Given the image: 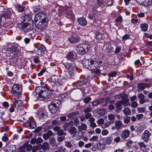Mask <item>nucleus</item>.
I'll use <instances>...</instances> for the list:
<instances>
[{
	"instance_id": "obj_50",
	"label": "nucleus",
	"mask_w": 152,
	"mask_h": 152,
	"mask_svg": "<svg viewBox=\"0 0 152 152\" xmlns=\"http://www.w3.org/2000/svg\"><path fill=\"white\" fill-rule=\"evenodd\" d=\"M149 101L148 99H140L139 103L140 104H143L145 102H147Z\"/></svg>"
},
{
	"instance_id": "obj_18",
	"label": "nucleus",
	"mask_w": 152,
	"mask_h": 152,
	"mask_svg": "<svg viewBox=\"0 0 152 152\" xmlns=\"http://www.w3.org/2000/svg\"><path fill=\"white\" fill-rule=\"evenodd\" d=\"M71 126H73V121H71L65 123L63 126V127H64V131H66L68 130V127Z\"/></svg>"
},
{
	"instance_id": "obj_8",
	"label": "nucleus",
	"mask_w": 152,
	"mask_h": 152,
	"mask_svg": "<svg viewBox=\"0 0 152 152\" xmlns=\"http://www.w3.org/2000/svg\"><path fill=\"white\" fill-rule=\"evenodd\" d=\"M80 37L76 34L73 33L72 36L69 39V40L71 43H75L80 40Z\"/></svg>"
},
{
	"instance_id": "obj_44",
	"label": "nucleus",
	"mask_w": 152,
	"mask_h": 152,
	"mask_svg": "<svg viewBox=\"0 0 152 152\" xmlns=\"http://www.w3.org/2000/svg\"><path fill=\"white\" fill-rule=\"evenodd\" d=\"M2 16L5 18H8L10 17V13L8 11H5L4 12Z\"/></svg>"
},
{
	"instance_id": "obj_11",
	"label": "nucleus",
	"mask_w": 152,
	"mask_h": 152,
	"mask_svg": "<svg viewBox=\"0 0 152 152\" xmlns=\"http://www.w3.org/2000/svg\"><path fill=\"white\" fill-rule=\"evenodd\" d=\"M13 104L15 108L18 110H20L23 106L22 101L20 100L15 101L13 102Z\"/></svg>"
},
{
	"instance_id": "obj_13",
	"label": "nucleus",
	"mask_w": 152,
	"mask_h": 152,
	"mask_svg": "<svg viewBox=\"0 0 152 152\" xmlns=\"http://www.w3.org/2000/svg\"><path fill=\"white\" fill-rule=\"evenodd\" d=\"M130 134V131L128 129H124L123 130L121 134V138L125 139L129 137Z\"/></svg>"
},
{
	"instance_id": "obj_24",
	"label": "nucleus",
	"mask_w": 152,
	"mask_h": 152,
	"mask_svg": "<svg viewBox=\"0 0 152 152\" xmlns=\"http://www.w3.org/2000/svg\"><path fill=\"white\" fill-rule=\"evenodd\" d=\"M79 113L78 112L72 113L67 115V117L71 118H74L79 116Z\"/></svg>"
},
{
	"instance_id": "obj_47",
	"label": "nucleus",
	"mask_w": 152,
	"mask_h": 152,
	"mask_svg": "<svg viewBox=\"0 0 152 152\" xmlns=\"http://www.w3.org/2000/svg\"><path fill=\"white\" fill-rule=\"evenodd\" d=\"M138 113H143L145 111V108L144 107H138L137 109Z\"/></svg>"
},
{
	"instance_id": "obj_36",
	"label": "nucleus",
	"mask_w": 152,
	"mask_h": 152,
	"mask_svg": "<svg viewBox=\"0 0 152 152\" xmlns=\"http://www.w3.org/2000/svg\"><path fill=\"white\" fill-rule=\"evenodd\" d=\"M74 73L72 72H67L65 74V77L66 78L69 79L73 77Z\"/></svg>"
},
{
	"instance_id": "obj_48",
	"label": "nucleus",
	"mask_w": 152,
	"mask_h": 152,
	"mask_svg": "<svg viewBox=\"0 0 152 152\" xmlns=\"http://www.w3.org/2000/svg\"><path fill=\"white\" fill-rule=\"evenodd\" d=\"M74 54L72 52H69L66 56V58L68 59H71L73 57Z\"/></svg>"
},
{
	"instance_id": "obj_37",
	"label": "nucleus",
	"mask_w": 152,
	"mask_h": 152,
	"mask_svg": "<svg viewBox=\"0 0 152 152\" xmlns=\"http://www.w3.org/2000/svg\"><path fill=\"white\" fill-rule=\"evenodd\" d=\"M96 39L100 40L104 38V35L100 33H99L96 35Z\"/></svg>"
},
{
	"instance_id": "obj_17",
	"label": "nucleus",
	"mask_w": 152,
	"mask_h": 152,
	"mask_svg": "<svg viewBox=\"0 0 152 152\" xmlns=\"http://www.w3.org/2000/svg\"><path fill=\"white\" fill-rule=\"evenodd\" d=\"M106 147V143L104 142H101L97 144V148L99 150H102Z\"/></svg>"
},
{
	"instance_id": "obj_62",
	"label": "nucleus",
	"mask_w": 152,
	"mask_h": 152,
	"mask_svg": "<svg viewBox=\"0 0 152 152\" xmlns=\"http://www.w3.org/2000/svg\"><path fill=\"white\" fill-rule=\"evenodd\" d=\"M92 111V109L90 107H87L84 110V112L85 113H88Z\"/></svg>"
},
{
	"instance_id": "obj_1",
	"label": "nucleus",
	"mask_w": 152,
	"mask_h": 152,
	"mask_svg": "<svg viewBox=\"0 0 152 152\" xmlns=\"http://www.w3.org/2000/svg\"><path fill=\"white\" fill-rule=\"evenodd\" d=\"M46 16L45 14L38 13L35 16L34 21L35 22L36 27L41 30H43L46 29L48 25L46 21Z\"/></svg>"
},
{
	"instance_id": "obj_55",
	"label": "nucleus",
	"mask_w": 152,
	"mask_h": 152,
	"mask_svg": "<svg viewBox=\"0 0 152 152\" xmlns=\"http://www.w3.org/2000/svg\"><path fill=\"white\" fill-rule=\"evenodd\" d=\"M104 120L103 118H101L97 121V123L99 125H101L104 123Z\"/></svg>"
},
{
	"instance_id": "obj_34",
	"label": "nucleus",
	"mask_w": 152,
	"mask_h": 152,
	"mask_svg": "<svg viewBox=\"0 0 152 152\" xmlns=\"http://www.w3.org/2000/svg\"><path fill=\"white\" fill-rule=\"evenodd\" d=\"M41 145L38 144L37 146H34L33 147L32 151V152H36L37 151L40 150L41 149Z\"/></svg>"
},
{
	"instance_id": "obj_43",
	"label": "nucleus",
	"mask_w": 152,
	"mask_h": 152,
	"mask_svg": "<svg viewBox=\"0 0 152 152\" xmlns=\"http://www.w3.org/2000/svg\"><path fill=\"white\" fill-rule=\"evenodd\" d=\"M130 121V117L129 116H126L124 118V122L125 124L129 123Z\"/></svg>"
},
{
	"instance_id": "obj_15",
	"label": "nucleus",
	"mask_w": 152,
	"mask_h": 152,
	"mask_svg": "<svg viewBox=\"0 0 152 152\" xmlns=\"http://www.w3.org/2000/svg\"><path fill=\"white\" fill-rule=\"evenodd\" d=\"M150 86V85L148 83H140L137 85L138 88L142 91L145 88H149Z\"/></svg>"
},
{
	"instance_id": "obj_22",
	"label": "nucleus",
	"mask_w": 152,
	"mask_h": 152,
	"mask_svg": "<svg viewBox=\"0 0 152 152\" xmlns=\"http://www.w3.org/2000/svg\"><path fill=\"white\" fill-rule=\"evenodd\" d=\"M26 123L28 125L29 128L30 129H33L36 127V124L35 122L33 121H28Z\"/></svg>"
},
{
	"instance_id": "obj_40",
	"label": "nucleus",
	"mask_w": 152,
	"mask_h": 152,
	"mask_svg": "<svg viewBox=\"0 0 152 152\" xmlns=\"http://www.w3.org/2000/svg\"><path fill=\"white\" fill-rule=\"evenodd\" d=\"M65 145L66 147L69 148H71L73 146L71 142L69 141L65 142Z\"/></svg>"
},
{
	"instance_id": "obj_59",
	"label": "nucleus",
	"mask_w": 152,
	"mask_h": 152,
	"mask_svg": "<svg viewBox=\"0 0 152 152\" xmlns=\"http://www.w3.org/2000/svg\"><path fill=\"white\" fill-rule=\"evenodd\" d=\"M131 105L132 107L135 108L138 106V104L136 102L134 101L131 103Z\"/></svg>"
},
{
	"instance_id": "obj_27",
	"label": "nucleus",
	"mask_w": 152,
	"mask_h": 152,
	"mask_svg": "<svg viewBox=\"0 0 152 152\" xmlns=\"http://www.w3.org/2000/svg\"><path fill=\"white\" fill-rule=\"evenodd\" d=\"M58 77L56 76H53L51 77V82L54 83L56 84H57L58 83Z\"/></svg>"
},
{
	"instance_id": "obj_12",
	"label": "nucleus",
	"mask_w": 152,
	"mask_h": 152,
	"mask_svg": "<svg viewBox=\"0 0 152 152\" xmlns=\"http://www.w3.org/2000/svg\"><path fill=\"white\" fill-rule=\"evenodd\" d=\"M46 50L45 47L43 45H41L40 47H37V54H40L41 56L44 54V52Z\"/></svg>"
},
{
	"instance_id": "obj_26",
	"label": "nucleus",
	"mask_w": 152,
	"mask_h": 152,
	"mask_svg": "<svg viewBox=\"0 0 152 152\" xmlns=\"http://www.w3.org/2000/svg\"><path fill=\"white\" fill-rule=\"evenodd\" d=\"M122 125V122L120 121H116L115 123V127L117 129H121Z\"/></svg>"
},
{
	"instance_id": "obj_51",
	"label": "nucleus",
	"mask_w": 152,
	"mask_h": 152,
	"mask_svg": "<svg viewBox=\"0 0 152 152\" xmlns=\"http://www.w3.org/2000/svg\"><path fill=\"white\" fill-rule=\"evenodd\" d=\"M66 151V149L65 147L61 145L59 147V152H65Z\"/></svg>"
},
{
	"instance_id": "obj_20",
	"label": "nucleus",
	"mask_w": 152,
	"mask_h": 152,
	"mask_svg": "<svg viewBox=\"0 0 152 152\" xmlns=\"http://www.w3.org/2000/svg\"><path fill=\"white\" fill-rule=\"evenodd\" d=\"M87 128V126L84 123H82L80 126H77L78 131L80 132H82L83 130H86Z\"/></svg>"
},
{
	"instance_id": "obj_10",
	"label": "nucleus",
	"mask_w": 152,
	"mask_h": 152,
	"mask_svg": "<svg viewBox=\"0 0 152 152\" xmlns=\"http://www.w3.org/2000/svg\"><path fill=\"white\" fill-rule=\"evenodd\" d=\"M65 66L66 68L67 69L68 72H72L73 73H74L75 64L74 63L72 62L71 63H68L65 65Z\"/></svg>"
},
{
	"instance_id": "obj_52",
	"label": "nucleus",
	"mask_w": 152,
	"mask_h": 152,
	"mask_svg": "<svg viewBox=\"0 0 152 152\" xmlns=\"http://www.w3.org/2000/svg\"><path fill=\"white\" fill-rule=\"evenodd\" d=\"M73 124L75 126H77L80 123V121L77 118H75L73 120Z\"/></svg>"
},
{
	"instance_id": "obj_23",
	"label": "nucleus",
	"mask_w": 152,
	"mask_h": 152,
	"mask_svg": "<svg viewBox=\"0 0 152 152\" xmlns=\"http://www.w3.org/2000/svg\"><path fill=\"white\" fill-rule=\"evenodd\" d=\"M113 137L112 136H109L106 138L105 142L107 144L110 145L113 141Z\"/></svg>"
},
{
	"instance_id": "obj_7",
	"label": "nucleus",
	"mask_w": 152,
	"mask_h": 152,
	"mask_svg": "<svg viewBox=\"0 0 152 152\" xmlns=\"http://www.w3.org/2000/svg\"><path fill=\"white\" fill-rule=\"evenodd\" d=\"M139 4L148 7L152 4V0H135Z\"/></svg>"
},
{
	"instance_id": "obj_32",
	"label": "nucleus",
	"mask_w": 152,
	"mask_h": 152,
	"mask_svg": "<svg viewBox=\"0 0 152 152\" xmlns=\"http://www.w3.org/2000/svg\"><path fill=\"white\" fill-rule=\"evenodd\" d=\"M12 49L13 51V54L15 56V57L18 56V54L19 52L18 48L15 47H13Z\"/></svg>"
},
{
	"instance_id": "obj_16",
	"label": "nucleus",
	"mask_w": 152,
	"mask_h": 152,
	"mask_svg": "<svg viewBox=\"0 0 152 152\" xmlns=\"http://www.w3.org/2000/svg\"><path fill=\"white\" fill-rule=\"evenodd\" d=\"M68 132L72 135L75 134L77 133V129L76 128L73 126L69 128L68 129Z\"/></svg>"
},
{
	"instance_id": "obj_54",
	"label": "nucleus",
	"mask_w": 152,
	"mask_h": 152,
	"mask_svg": "<svg viewBox=\"0 0 152 152\" xmlns=\"http://www.w3.org/2000/svg\"><path fill=\"white\" fill-rule=\"evenodd\" d=\"M67 13L68 14V17L69 18H72L74 16V14L72 11H69Z\"/></svg>"
},
{
	"instance_id": "obj_41",
	"label": "nucleus",
	"mask_w": 152,
	"mask_h": 152,
	"mask_svg": "<svg viewBox=\"0 0 152 152\" xmlns=\"http://www.w3.org/2000/svg\"><path fill=\"white\" fill-rule=\"evenodd\" d=\"M102 100L101 99L99 100L98 101H96L92 102V105L94 106H96L98 104L102 103Z\"/></svg>"
},
{
	"instance_id": "obj_5",
	"label": "nucleus",
	"mask_w": 152,
	"mask_h": 152,
	"mask_svg": "<svg viewBox=\"0 0 152 152\" xmlns=\"http://www.w3.org/2000/svg\"><path fill=\"white\" fill-rule=\"evenodd\" d=\"M58 102H60L59 100L58 99H55L49 105L48 108L51 113H56L57 111V105L55 103Z\"/></svg>"
},
{
	"instance_id": "obj_60",
	"label": "nucleus",
	"mask_w": 152,
	"mask_h": 152,
	"mask_svg": "<svg viewBox=\"0 0 152 152\" xmlns=\"http://www.w3.org/2000/svg\"><path fill=\"white\" fill-rule=\"evenodd\" d=\"M109 133V131L107 129L103 130L102 132L103 135H106Z\"/></svg>"
},
{
	"instance_id": "obj_35",
	"label": "nucleus",
	"mask_w": 152,
	"mask_h": 152,
	"mask_svg": "<svg viewBox=\"0 0 152 152\" xmlns=\"http://www.w3.org/2000/svg\"><path fill=\"white\" fill-rule=\"evenodd\" d=\"M123 113L125 115H127L131 113V110L129 108H126L123 110Z\"/></svg>"
},
{
	"instance_id": "obj_53",
	"label": "nucleus",
	"mask_w": 152,
	"mask_h": 152,
	"mask_svg": "<svg viewBox=\"0 0 152 152\" xmlns=\"http://www.w3.org/2000/svg\"><path fill=\"white\" fill-rule=\"evenodd\" d=\"M98 139V137L97 135L94 136L92 137L89 140L90 141H95Z\"/></svg>"
},
{
	"instance_id": "obj_58",
	"label": "nucleus",
	"mask_w": 152,
	"mask_h": 152,
	"mask_svg": "<svg viewBox=\"0 0 152 152\" xmlns=\"http://www.w3.org/2000/svg\"><path fill=\"white\" fill-rule=\"evenodd\" d=\"M64 84V80L62 79L59 80L58 83L57 85H63Z\"/></svg>"
},
{
	"instance_id": "obj_2",
	"label": "nucleus",
	"mask_w": 152,
	"mask_h": 152,
	"mask_svg": "<svg viewBox=\"0 0 152 152\" xmlns=\"http://www.w3.org/2000/svg\"><path fill=\"white\" fill-rule=\"evenodd\" d=\"M44 89L45 90H42L38 93L37 98L39 100H43L50 97L51 94V91L44 88Z\"/></svg>"
},
{
	"instance_id": "obj_46",
	"label": "nucleus",
	"mask_w": 152,
	"mask_h": 152,
	"mask_svg": "<svg viewBox=\"0 0 152 152\" xmlns=\"http://www.w3.org/2000/svg\"><path fill=\"white\" fill-rule=\"evenodd\" d=\"M65 139V137L63 136L58 137L57 138V140L58 142L60 143Z\"/></svg>"
},
{
	"instance_id": "obj_49",
	"label": "nucleus",
	"mask_w": 152,
	"mask_h": 152,
	"mask_svg": "<svg viewBox=\"0 0 152 152\" xmlns=\"http://www.w3.org/2000/svg\"><path fill=\"white\" fill-rule=\"evenodd\" d=\"M91 99L90 97H87L83 99V102L86 104H87L91 101Z\"/></svg>"
},
{
	"instance_id": "obj_38",
	"label": "nucleus",
	"mask_w": 152,
	"mask_h": 152,
	"mask_svg": "<svg viewBox=\"0 0 152 152\" xmlns=\"http://www.w3.org/2000/svg\"><path fill=\"white\" fill-rule=\"evenodd\" d=\"M25 148H26L28 151H30L32 148V146L31 145H28V142H26L23 145Z\"/></svg>"
},
{
	"instance_id": "obj_39",
	"label": "nucleus",
	"mask_w": 152,
	"mask_h": 152,
	"mask_svg": "<svg viewBox=\"0 0 152 152\" xmlns=\"http://www.w3.org/2000/svg\"><path fill=\"white\" fill-rule=\"evenodd\" d=\"M57 134L60 136H61L63 135H66V134L65 132H64V131L63 129H60L57 133Z\"/></svg>"
},
{
	"instance_id": "obj_64",
	"label": "nucleus",
	"mask_w": 152,
	"mask_h": 152,
	"mask_svg": "<svg viewBox=\"0 0 152 152\" xmlns=\"http://www.w3.org/2000/svg\"><path fill=\"white\" fill-rule=\"evenodd\" d=\"M78 145L79 147L82 148L83 146L84 145V142L83 141H80L78 142Z\"/></svg>"
},
{
	"instance_id": "obj_4",
	"label": "nucleus",
	"mask_w": 152,
	"mask_h": 152,
	"mask_svg": "<svg viewBox=\"0 0 152 152\" xmlns=\"http://www.w3.org/2000/svg\"><path fill=\"white\" fill-rule=\"evenodd\" d=\"M22 87L19 85H14L12 90V92L14 95L19 96L21 94Z\"/></svg>"
},
{
	"instance_id": "obj_21",
	"label": "nucleus",
	"mask_w": 152,
	"mask_h": 152,
	"mask_svg": "<svg viewBox=\"0 0 152 152\" xmlns=\"http://www.w3.org/2000/svg\"><path fill=\"white\" fill-rule=\"evenodd\" d=\"M79 23L81 25L85 26L87 23L86 19L84 18H81L78 19Z\"/></svg>"
},
{
	"instance_id": "obj_31",
	"label": "nucleus",
	"mask_w": 152,
	"mask_h": 152,
	"mask_svg": "<svg viewBox=\"0 0 152 152\" xmlns=\"http://www.w3.org/2000/svg\"><path fill=\"white\" fill-rule=\"evenodd\" d=\"M90 59H85L83 61L82 63L83 65L86 68L89 69V63L90 62Z\"/></svg>"
},
{
	"instance_id": "obj_25",
	"label": "nucleus",
	"mask_w": 152,
	"mask_h": 152,
	"mask_svg": "<svg viewBox=\"0 0 152 152\" xmlns=\"http://www.w3.org/2000/svg\"><path fill=\"white\" fill-rule=\"evenodd\" d=\"M41 149H42L44 151H46L48 149H49L50 146L48 143L45 142L43 143L42 145H41Z\"/></svg>"
},
{
	"instance_id": "obj_19",
	"label": "nucleus",
	"mask_w": 152,
	"mask_h": 152,
	"mask_svg": "<svg viewBox=\"0 0 152 152\" xmlns=\"http://www.w3.org/2000/svg\"><path fill=\"white\" fill-rule=\"evenodd\" d=\"M49 143L50 145L52 146H54L55 145L57 146L58 144H57V142L54 137H53L50 138L49 140Z\"/></svg>"
},
{
	"instance_id": "obj_29",
	"label": "nucleus",
	"mask_w": 152,
	"mask_h": 152,
	"mask_svg": "<svg viewBox=\"0 0 152 152\" xmlns=\"http://www.w3.org/2000/svg\"><path fill=\"white\" fill-rule=\"evenodd\" d=\"M129 99H123L121 101H120L121 104L125 106L129 105L130 104L129 102Z\"/></svg>"
},
{
	"instance_id": "obj_45",
	"label": "nucleus",
	"mask_w": 152,
	"mask_h": 152,
	"mask_svg": "<svg viewBox=\"0 0 152 152\" xmlns=\"http://www.w3.org/2000/svg\"><path fill=\"white\" fill-rule=\"evenodd\" d=\"M140 148L141 149L142 148H145L147 147V145L143 142H140L138 143Z\"/></svg>"
},
{
	"instance_id": "obj_6",
	"label": "nucleus",
	"mask_w": 152,
	"mask_h": 152,
	"mask_svg": "<svg viewBox=\"0 0 152 152\" xmlns=\"http://www.w3.org/2000/svg\"><path fill=\"white\" fill-rule=\"evenodd\" d=\"M151 134L148 130H145L141 136V138L145 142H148Z\"/></svg>"
},
{
	"instance_id": "obj_33",
	"label": "nucleus",
	"mask_w": 152,
	"mask_h": 152,
	"mask_svg": "<svg viewBox=\"0 0 152 152\" xmlns=\"http://www.w3.org/2000/svg\"><path fill=\"white\" fill-rule=\"evenodd\" d=\"M121 102L118 101L117 102L116 104L115 107L117 109L116 110V112H117L118 111L121 109L122 108V107L121 106Z\"/></svg>"
},
{
	"instance_id": "obj_3",
	"label": "nucleus",
	"mask_w": 152,
	"mask_h": 152,
	"mask_svg": "<svg viewBox=\"0 0 152 152\" xmlns=\"http://www.w3.org/2000/svg\"><path fill=\"white\" fill-rule=\"evenodd\" d=\"M90 48L89 44L82 43L79 44L77 47V52L80 54H84L88 52Z\"/></svg>"
},
{
	"instance_id": "obj_30",
	"label": "nucleus",
	"mask_w": 152,
	"mask_h": 152,
	"mask_svg": "<svg viewBox=\"0 0 152 152\" xmlns=\"http://www.w3.org/2000/svg\"><path fill=\"white\" fill-rule=\"evenodd\" d=\"M140 27L142 31H146L148 29V25L147 23L141 24H140Z\"/></svg>"
},
{
	"instance_id": "obj_56",
	"label": "nucleus",
	"mask_w": 152,
	"mask_h": 152,
	"mask_svg": "<svg viewBox=\"0 0 152 152\" xmlns=\"http://www.w3.org/2000/svg\"><path fill=\"white\" fill-rule=\"evenodd\" d=\"M137 96L138 98L140 99H145V95L144 94L142 93H139L138 94Z\"/></svg>"
},
{
	"instance_id": "obj_61",
	"label": "nucleus",
	"mask_w": 152,
	"mask_h": 152,
	"mask_svg": "<svg viewBox=\"0 0 152 152\" xmlns=\"http://www.w3.org/2000/svg\"><path fill=\"white\" fill-rule=\"evenodd\" d=\"M108 118L110 120H113L115 119V116L113 114H110L108 116Z\"/></svg>"
},
{
	"instance_id": "obj_42",
	"label": "nucleus",
	"mask_w": 152,
	"mask_h": 152,
	"mask_svg": "<svg viewBox=\"0 0 152 152\" xmlns=\"http://www.w3.org/2000/svg\"><path fill=\"white\" fill-rule=\"evenodd\" d=\"M144 129V127L142 126H140L137 127V132L138 133H141Z\"/></svg>"
},
{
	"instance_id": "obj_14",
	"label": "nucleus",
	"mask_w": 152,
	"mask_h": 152,
	"mask_svg": "<svg viewBox=\"0 0 152 152\" xmlns=\"http://www.w3.org/2000/svg\"><path fill=\"white\" fill-rule=\"evenodd\" d=\"M96 64H97V62L96 61H94L93 60H90V62L89 63V69L91 70L94 69L97 67V65Z\"/></svg>"
},
{
	"instance_id": "obj_9",
	"label": "nucleus",
	"mask_w": 152,
	"mask_h": 152,
	"mask_svg": "<svg viewBox=\"0 0 152 152\" xmlns=\"http://www.w3.org/2000/svg\"><path fill=\"white\" fill-rule=\"evenodd\" d=\"M33 28V25L32 24L28 23H25L24 24L22 29L25 32H27L31 31Z\"/></svg>"
},
{
	"instance_id": "obj_28",
	"label": "nucleus",
	"mask_w": 152,
	"mask_h": 152,
	"mask_svg": "<svg viewBox=\"0 0 152 152\" xmlns=\"http://www.w3.org/2000/svg\"><path fill=\"white\" fill-rule=\"evenodd\" d=\"M16 8L19 12H21L24 11L25 7L22 6L20 4H18L16 6Z\"/></svg>"
},
{
	"instance_id": "obj_57",
	"label": "nucleus",
	"mask_w": 152,
	"mask_h": 152,
	"mask_svg": "<svg viewBox=\"0 0 152 152\" xmlns=\"http://www.w3.org/2000/svg\"><path fill=\"white\" fill-rule=\"evenodd\" d=\"M23 19L25 22H26V21L28 22V21L30 19L29 16L28 15H26L24 16Z\"/></svg>"
},
{
	"instance_id": "obj_63",
	"label": "nucleus",
	"mask_w": 152,
	"mask_h": 152,
	"mask_svg": "<svg viewBox=\"0 0 152 152\" xmlns=\"http://www.w3.org/2000/svg\"><path fill=\"white\" fill-rule=\"evenodd\" d=\"M143 116V115L142 114H138L136 115L137 118L139 120L142 119Z\"/></svg>"
}]
</instances>
